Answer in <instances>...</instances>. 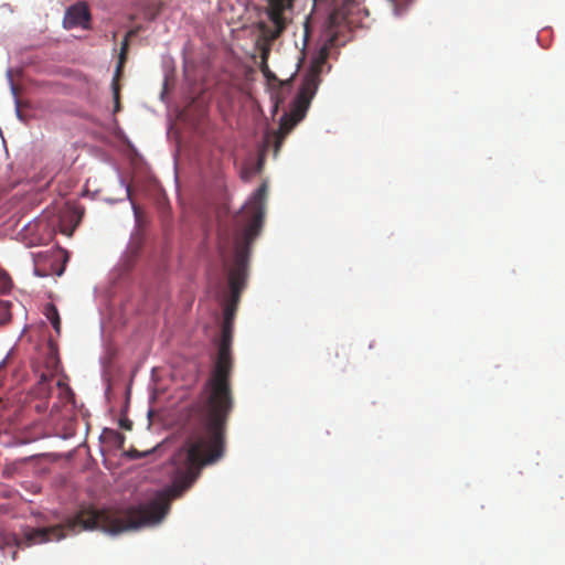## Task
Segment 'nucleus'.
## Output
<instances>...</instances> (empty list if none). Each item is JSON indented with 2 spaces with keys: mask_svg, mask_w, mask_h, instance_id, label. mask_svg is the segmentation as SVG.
<instances>
[{
  "mask_svg": "<svg viewBox=\"0 0 565 565\" xmlns=\"http://www.w3.org/2000/svg\"><path fill=\"white\" fill-rule=\"evenodd\" d=\"M233 362L231 350L218 348L217 359L200 399L185 413L188 436L172 457L175 476L170 487L159 491L145 504L125 510L81 509L64 523L30 529L24 533L26 546L64 539L67 532L102 530L118 534L160 523L170 511L171 502L180 498L199 478L203 467L220 460L225 450V428L234 406L231 388Z\"/></svg>",
  "mask_w": 565,
  "mask_h": 565,
  "instance_id": "1",
  "label": "nucleus"
},
{
  "mask_svg": "<svg viewBox=\"0 0 565 565\" xmlns=\"http://www.w3.org/2000/svg\"><path fill=\"white\" fill-rule=\"evenodd\" d=\"M267 200V184L262 183L252 194L245 205L234 217V231L218 232V249L223 258H226L230 249L234 250V264L228 271V285L231 301L224 309V322L233 324L241 292L245 288L247 279V265L250 246L259 235L265 217Z\"/></svg>",
  "mask_w": 565,
  "mask_h": 565,
  "instance_id": "2",
  "label": "nucleus"
},
{
  "mask_svg": "<svg viewBox=\"0 0 565 565\" xmlns=\"http://www.w3.org/2000/svg\"><path fill=\"white\" fill-rule=\"evenodd\" d=\"M296 0H266L265 14L267 20L259 28L269 42L277 40L291 22V13ZM315 7L324 6L329 13V28L342 23L356 6L354 0H312Z\"/></svg>",
  "mask_w": 565,
  "mask_h": 565,
  "instance_id": "3",
  "label": "nucleus"
},
{
  "mask_svg": "<svg viewBox=\"0 0 565 565\" xmlns=\"http://www.w3.org/2000/svg\"><path fill=\"white\" fill-rule=\"evenodd\" d=\"M326 56H321L315 63L310 72L305 76L302 84L299 88L297 96L291 103L289 113L284 114L279 122V130L275 135V154L278 153L286 136L294 129V127L301 121L309 108L310 102L315 96L319 85L320 67L324 62Z\"/></svg>",
  "mask_w": 565,
  "mask_h": 565,
  "instance_id": "4",
  "label": "nucleus"
},
{
  "mask_svg": "<svg viewBox=\"0 0 565 565\" xmlns=\"http://www.w3.org/2000/svg\"><path fill=\"white\" fill-rule=\"evenodd\" d=\"M89 18L88 8L84 3H77L67 9L63 23L66 29L87 28Z\"/></svg>",
  "mask_w": 565,
  "mask_h": 565,
  "instance_id": "5",
  "label": "nucleus"
},
{
  "mask_svg": "<svg viewBox=\"0 0 565 565\" xmlns=\"http://www.w3.org/2000/svg\"><path fill=\"white\" fill-rule=\"evenodd\" d=\"M103 436L106 440L116 445L118 448H121L124 446L125 436L115 429H110V428L104 429Z\"/></svg>",
  "mask_w": 565,
  "mask_h": 565,
  "instance_id": "6",
  "label": "nucleus"
},
{
  "mask_svg": "<svg viewBox=\"0 0 565 565\" xmlns=\"http://www.w3.org/2000/svg\"><path fill=\"white\" fill-rule=\"evenodd\" d=\"M45 316L50 320L52 327L56 331V333H60L61 331V319L58 311L54 305H49L45 310Z\"/></svg>",
  "mask_w": 565,
  "mask_h": 565,
  "instance_id": "7",
  "label": "nucleus"
},
{
  "mask_svg": "<svg viewBox=\"0 0 565 565\" xmlns=\"http://www.w3.org/2000/svg\"><path fill=\"white\" fill-rule=\"evenodd\" d=\"M232 332H233V324H231L228 322H223L222 338H221L218 348H223L225 345V348L227 350H231Z\"/></svg>",
  "mask_w": 565,
  "mask_h": 565,
  "instance_id": "8",
  "label": "nucleus"
},
{
  "mask_svg": "<svg viewBox=\"0 0 565 565\" xmlns=\"http://www.w3.org/2000/svg\"><path fill=\"white\" fill-rule=\"evenodd\" d=\"M60 366V360L57 353L51 351L45 359V369L54 374L57 373Z\"/></svg>",
  "mask_w": 565,
  "mask_h": 565,
  "instance_id": "9",
  "label": "nucleus"
},
{
  "mask_svg": "<svg viewBox=\"0 0 565 565\" xmlns=\"http://www.w3.org/2000/svg\"><path fill=\"white\" fill-rule=\"evenodd\" d=\"M12 288V280L9 274L0 268V294L9 292Z\"/></svg>",
  "mask_w": 565,
  "mask_h": 565,
  "instance_id": "10",
  "label": "nucleus"
},
{
  "mask_svg": "<svg viewBox=\"0 0 565 565\" xmlns=\"http://www.w3.org/2000/svg\"><path fill=\"white\" fill-rule=\"evenodd\" d=\"M10 302L9 301H0V322L4 323L11 319L10 312Z\"/></svg>",
  "mask_w": 565,
  "mask_h": 565,
  "instance_id": "11",
  "label": "nucleus"
},
{
  "mask_svg": "<svg viewBox=\"0 0 565 565\" xmlns=\"http://www.w3.org/2000/svg\"><path fill=\"white\" fill-rule=\"evenodd\" d=\"M127 50H128V39L125 38V40L122 41L121 43V47H120V55H119V65H118V70L120 68V65L122 63H125L126 61V53H127Z\"/></svg>",
  "mask_w": 565,
  "mask_h": 565,
  "instance_id": "12",
  "label": "nucleus"
},
{
  "mask_svg": "<svg viewBox=\"0 0 565 565\" xmlns=\"http://www.w3.org/2000/svg\"><path fill=\"white\" fill-rule=\"evenodd\" d=\"M55 376L54 373L50 372V371H44L40 374V381L39 383L40 384H44V383H47L50 382L53 377Z\"/></svg>",
  "mask_w": 565,
  "mask_h": 565,
  "instance_id": "13",
  "label": "nucleus"
},
{
  "mask_svg": "<svg viewBox=\"0 0 565 565\" xmlns=\"http://www.w3.org/2000/svg\"><path fill=\"white\" fill-rule=\"evenodd\" d=\"M114 88V97H115V111L119 109V89L117 83L114 81L113 83Z\"/></svg>",
  "mask_w": 565,
  "mask_h": 565,
  "instance_id": "14",
  "label": "nucleus"
},
{
  "mask_svg": "<svg viewBox=\"0 0 565 565\" xmlns=\"http://www.w3.org/2000/svg\"><path fill=\"white\" fill-rule=\"evenodd\" d=\"M119 425L121 428L126 429V430H131L132 429V422L128 418H120L119 420Z\"/></svg>",
  "mask_w": 565,
  "mask_h": 565,
  "instance_id": "15",
  "label": "nucleus"
},
{
  "mask_svg": "<svg viewBox=\"0 0 565 565\" xmlns=\"http://www.w3.org/2000/svg\"><path fill=\"white\" fill-rule=\"evenodd\" d=\"M262 71L264 73L265 76L269 77L270 75V71L268 68V65H267V62H266V53L264 52L263 53V65H262Z\"/></svg>",
  "mask_w": 565,
  "mask_h": 565,
  "instance_id": "16",
  "label": "nucleus"
},
{
  "mask_svg": "<svg viewBox=\"0 0 565 565\" xmlns=\"http://www.w3.org/2000/svg\"><path fill=\"white\" fill-rule=\"evenodd\" d=\"M57 386H58L60 388L65 390L68 394H73V393H72V390L70 388V386H67V385H66L65 383H63L62 381H58V382H57Z\"/></svg>",
  "mask_w": 565,
  "mask_h": 565,
  "instance_id": "17",
  "label": "nucleus"
},
{
  "mask_svg": "<svg viewBox=\"0 0 565 565\" xmlns=\"http://www.w3.org/2000/svg\"><path fill=\"white\" fill-rule=\"evenodd\" d=\"M333 41H334V38H333V36H331V38H330V43H331V44H333Z\"/></svg>",
  "mask_w": 565,
  "mask_h": 565,
  "instance_id": "18",
  "label": "nucleus"
}]
</instances>
